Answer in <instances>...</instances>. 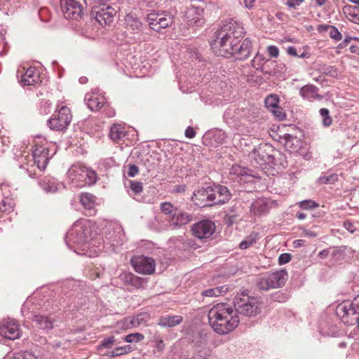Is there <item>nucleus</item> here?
Instances as JSON below:
<instances>
[{"instance_id":"24","label":"nucleus","mask_w":359,"mask_h":359,"mask_svg":"<svg viewBox=\"0 0 359 359\" xmlns=\"http://www.w3.org/2000/svg\"><path fill=\"white\" fill-rule=\"evenodd\" d=\"M213 191L216 197L215 205L225 203L231 199V194L226 187L217 185L213 188Z\"/></svg>"},{"instance_id":"6","label":"nucleus","mask_w":359,"mask_h":359,"mask_svg":"<svg viewBox=\"0 0 359 359\" xmlns=\"http://www.w3.org/2000/svg\"><path fill=\"white\" fill-rule=\"evenodd\" d=\"M336 314L344 324L353 325L359 315V294L351 302L346 301L339 304L336 308Z\"/></svg>"},{"instance_id":"16","label":"nucleus","mask_w":359,"mask_h":359,"mask_svg":"<svg viewBox=\"0 0 359 359\" xmlns=\"http://www.w3.org/2000/svg\"><path fill=\"white\" fill-rule=\"evenodd\" d=\"M50 149L43 146L35 145L33 151V158L34 164L40 170H43L46 168L49 159L55 154V149H53L51 155L49 154Z\"/></svg>"},{"instance_id":"47","label":"nucleus","mask_w":359,"mask_h":359,"mask_svg":"<svg viewBox=\"0 0 359 359\" xmlns=\"http://www.w3.org/2000/svg\"><path fill=\"white\" fill-rule=\"evenodd\" d=\"M13 359H37V358L30 352L15 353Z\"/></svg>"},{"instance_id":"59","label":"nucleus","mask_w":359,"mask_h":359,"mask_svg":"<svg viewBox=\"0 0 359 359\" xmlns=\"http://www.w3.org/2000/svg\"><path fill=\"white\" fill-rule=\"evenodd\" d=\"M237 217H238V216L236 214L228 215H226V221L229 225H231L234 222H236Z\"/></svg>"},{"instance_id":"45","label":"nucleus","mask_w":359,"mask_h":359,"mask_svg":"<svg viewBox=\"0 0 359 359\" xmlns=\"http://www.w3.org/2000/svg\"><path fill=\"white\" fill-rule=\"evenodd\" d=\"M130 189L135 194H139L143 191L142 183L140 182L130 181Z\"/></svg>"},{"instance_id":"36","label":"nucleus","mask_w":359,"mask_h":359,"mask_svg":"<svg viewBox=\"0 0 359 359\" xmlns=\"http://www.w3.org/2000/svg\"><path fill=\"white\" fill-rule=\"evenodd\" d=\"M257 239V235L256 233H251L247 236L240 244L239 248L242 250H245L252 245L256 243Z\"/></svg>"},{"instance_id":"25","label":"nucleus","mask_w":359,"mask_h":359,"mask_svg":"<svg viewBox=\"0 0 359 359\" xmlns=\"http://www.w3.org/2000/svg\"><path fill=\"white\" fill-rule=\"evenodd\" d=\"M251 213L254 215H262L269 211V204L265 198L255 200L250 206Z\"/></svg>"},{"instance_id":"52","label":"nucleus","mask_w":359,"mask_h":359,"mask_svg":"<svg viewBox=\"0 0 359 359\" xmlns=\"http://www.w3.org/2000/svg\"><path fill=\"white\" fill-rule=\"evenodd\" d=\"M291 255L289 253L281 254L278 257V263L280 264H285L291 260Z\"/></svg>"},{"instance_id":"42","label":"nucleus","mask_w":359,"mask_h":359,"mask_svg":"<svg viewBox=\"0 0 359 359\" xmlns=\"http://www.w3.org/2000/svg\"><path fill=\"white\" fill-rule=\"evenodd\" d=\"M299 205L302 209L312 210L318 207V204L311 200H305L299 203Z\"/></svg>"},{"instance_id":"35","label":"nucleus","mask_w":359,"mask_h":359,"mask_svg":"<svg viewBox=\"0 0 359 359\" xmlns=\"http://www.w3.org/2000/svg\"><path fill=\"white\" fill-rule=\"evenodd\" d=\"M279 97L276 95H269L264 100L265 107L270 111L278 106Z\"/></svg>"},{"instance_id":"34","label":"nucleus","mask_w":359,"mask_h":359,"mask_svg":"<svg viewBox=\"0 0 359 359\" xmlns=\"http://www.w3.org/2000/svg\"><path fill=\"white\" fill-rule=\"evenodd\" d=\"M124 280L125 282L130 284L136 288L141 287L144 283L142 278L137 277L132 273L124 274Z\"/></svg>"},{"instance_id":"27","label":"nucleus","mask_w":359,"mask_h":359,"mask_svg":"<svg viewBox=\"0 0 359 359\" xmlns=\"http://www.w3.org/2000/svg\"><path fill=\"white\" fill-rule=\"evenodd\" d=\"M127 135L124 126L115 123L110 127L109 136L114 142H118Z\"/></svg>"},{"instance_id":"64","label":"nucleus","mask_w":359,"mask_h":359,"mask_svg":"<svg viewBox=\"0 0 359 359\" xmlns=\"http://www.w3.org/2000/svg\"><path fill=\"white\" fill-rule=\"evenodd\" d=\"M180 359H210V358H207L205 355L198 353L195 354L191 358H182Z\"/></svg>"},{"instance_id":"56","label":"nucleus","mask_w":359,"mask_h":359,"mask_svg":"<svg viewBox=\"0 0 359 359\" xmlns=\"http://www.w3.org/2000/svg\"><path fill=\"white\" fill-rule=\"evenodd\" d=\"M17 0H0V10L8 9L12 3H15Z\"/></svg>"},{"instance_id":"29","label":"nucleus","mask_w":359,"mask_h":359,"mask_svg":"<svg viewBox=\"0 0 359 359\" xmlns=\"http://www.w3.org/2000/svg\"><path fill=\"white\" fill-rule=\"evenodd\" d=\"M39 184L46 193H55L58 189V183L53 177H45L39 181Z\"/></svg>"},{"instance_id":"51","label":"nucleus","mask_w":359,"mask_h":359,"mask_svg":"<svg viewBox=\"0 0 359 359\" xmlns=\"http://www.w3.org/2000/svg\"><path fill=\"white\" fill-rule=\"evenodd\" d=\"M330 36L332 39L339 41L341 39V34L338 31L335 27H332L330 32Z\"/></svg>"},{"instance_id":"58","label":"nucleus","mask_w":359,"mask_h":359,"mask_svg":"<svg viewBox=\"0 0 359 359\" xmlns=\"http://www.w3.org/2000/svg\"><path fill=\"white\" fill-rule=\"evenodd\" d=\"M185 136L189 138H193L196 136V132L191 126L187 128L185 130Z\"/></svg>"},{"instance_id":"48","label":"nucleus","mask_w":359,"mask_h":359,"mask_svg":"<svg viewBox=\"0 0 359 359\" xmlns=\"http://www.w3.org/2000/svg\"><path fill=\"white\" fill-rule=\"evenodd\" d=\"M271 111L279 120H283L285 118V113L279 105L277 106L276 109L274 108L271 109Z\"/></svg>"},{"instance_id":"20","label":"nucleus","mask_w":359,"mask_h":359,"mask_svg":"<svg viewBox=\"0 0 359 359\" xmlns=\"http://www.w3.org/2000/svg\"><path fill=\"white\" fill-rule=\"evenodd\" d=\"M22 74L20 79V83L23 86H34L39 81V74L36 67H30Z\"/></svg>"},{"instance_id":"41","label":"nucleus","mask_w":359,"mask_h":359,"mask_svg":"<svg viewBox=\"0 0 359 359\" xmlns=\"http://www.w3.org/2000/svg\"><path fill=\"white\" fill-rule=\"evenodd\" d=\"M320 71L323 74L330 76L334 77L337 76V70L333 66L324 65L321 67Z\"/></svg>"},{"instance_id":"63","label":"nucleus","mask_w":359,"mask_h":359,"mask_svg":"<svg viewBox=\"0 0 359 359\" xmlns=\"http://www.w3.org/2000/svg\"><path fill=\"white\" fill-rule=\"evenodd\" d=\"M287 53L292 56L298 57L299 55L297 54V49L294 46H289L287 48Z\"/></svg>"},{"instance_id":"17","label":"nucleus","mask_w":359,"mask_h":359,"mask_svg":"<svg viewBox=\"0 0 359 359\" xmlns=\"http://www.w3.org/2000/svg\"><path fill=\"white\" fill-rule=\"evenodd\" d=\"M116 13L114 8L107 6L93 11L91 15L102 26H109L113 23Z\"/></svg>"},{"instance_id":"46","label":"nucleus","mask_w":359,"mask_h":359,"mask_svg":"<svg viewBox=\"0 0 359 359\" xmlns=\"http://www.w3.org/2000/svg\"><path fill=\"white\" fill-rule=\"evenodd\" d=\"M130 325H132V327H138L142 324H144L146 323V320H144V315L140 314L135 317H133L130 320Z\"/></svg>"},{"instance_id":"31","label":"nucleus","mask_w":359,"mask_h":359,"mask_svg":"<svg viewBox=\"0 0 359 359\" xmlns=\"http://www.w3.org/2000/svg\"><path fill=\"white\" fill-rule=\"evenodd\" d=\"M228 290L226 285L205 290L201 292L203 297H213L224 294Z\"/></svg>"},{"instance_id":"19","label":"nucleus","mask_w":359,"mask_h":359,"mask_svg":"<svg viewBox=\"0 0 359 359\" xmlns=\"http://www.w3.org/2000/svg\"><path fill=\"white\" fill-rule=\"evenodd\" d=\"M193 216L186 212L176 211L170 217L168 220L169 224L173 228L180 227L187 225L192 221Z\"/></svg>"},{"instance_id":"13","label":"nucleus","mask_w":359,"mask_h":359,"mask_svg":"<svg viewBox=\"0 0 359 359\" xmlns=\"http://www.w3.org/2000/svg\"><path fill=\"white\" fill-rule=\"evenodd\" d=\"M131 264L136 272L142 274H152L155 271V261L144 256L134 257Z\"/></svg>"},{"instance_id":"4","label":"nucleus","mask_w":359,"mask_h":359,"mask_svg":"<svg viewBox=\"0 0 359 359\" xmlns=\"http://www.w3.org/2000/svg\"><path fill=\"white\" fill-rule=\"evenodd\" d=\"M276 153L272 146L265 144L255 148L249 154L251 165L255 168H263L264 166L276 165Z\"/></svg>"},{"instance_id":"21","label":"nucleus","mask_w":359,"mask_h":359,"mask_svg":"<svg viewBox=\"0 0 359 359\" xmlns=\"http://www.w3.org/2000/svg\"><path fill=\"white\" fill-rule=\"evenodd\" d=\"M318 88L312 84H307L302 87L299 90L300 96L309 101L315 100H321L322 96L318 94Z\"/></svg>"},{"instance_id":"1","label":"nucleus","mask_w":359,"mask_h":359,"mask_svg":"<svg viewBox=\"0 0 359 359\" xmlns=\"http://www.w3.org/2000/svg\"><path fill=\"white\" fill-rule=\"evenodd\" d=\"M233 308L226 304L215 305L208 312V321L215 332L225 334L233 331L240 322L238 313L252 317L261 312L262 304L257 297L246 292L238 294L233 299Z\"/></svg>"},{"instance_id":"9","label":"nucleus","mask_w":359,"mask_h":359,"mask_svg":"<svg viewBox=\"0 0 359 359\" xmlns=\"http://www.w3.org/2000/svg\"><path fill=\"white\" fill-rule=\"evenodd\" d=\"M147 21L151 29L159 32L163 29L171 25L172 18L170 14L165 13L153 12L147 15Z\"/></svg>"},{"instance_id":"38","label":"nucleus","mask_w":359,"mask_h":359,"mask_svg":"<svg viewBox=\"0 0 359 359\" xmlns=\"http://www.w3.org/2000/svg\"><path fill=\"white\" fill-rule=\"evenodd\" d=\"M126 21L127 22V25L130 26L133 30H138L141 29V22L139 20L133 18V16L128 15L126 18Z\"/></svg>"},{"instance_id":"43","label":"nucleus","mask_w":359,"mask_h":359,"mask_svg":"<svg viewBox=\"0 0 359 359\" xmlns=\"http://www.w3.org/2000/svg\"><path fill=\"white\" fill-rule=\"evenodd\" d=\"M144 339L143 334L140 333H134V334H128L123 339L127 342L131 343V342H139L142 341Z\"/></svg>"},{"instance_id":"57","label":"nucleus","mask_w":359,"mask_h":359,"mask_svg":"<svg viewBox=\"0 0 359 359\" xmlns=\"http://www.w3.org/2000/svg\"><path fill=\"white\" fill-rule=\"evenodd\" d=\"M304 1L305 0H287L286 5L290 8H295Z\"/></svg>"},{"instance_id":"23","label":"nucleus","mask_w":359,"mask_h":359,"mask_svg":"<svg viewBox=\"0 0 359 359\" xmlns=\"http://www.w3.org/2000/svg\"><path fill=\"white\" fill-rule=\"evenodd\" d=\"M86 104L91 111L100 110L105 103V97L95 93L87 95L86 97Z\"/></svg>"},{"instance_id":"32","label":"nucleus","mask_w":359,"mask_h":359,"mask_svg":"<svg viewBox=\"0 0 359 359\" xmlns=\"http://www.w3.org/2000/svg\"><path fill=\"white\" fill-rule=\"evenodd\" d=\"M281 138L286 149L291 151L297 149L299 140L295 137L286 133Z\"/></svg>"},{"instance_id":"7","label":"nucleus","mask_w":359,"mask_h":359,"mask_svg":"<svg viewBox=\"0 0 359 359\" xmlns=\"http://www.w3.org/2000/svg\"><path fill=\"white\" fill-rule=\"evenodd\" d=\"M72 119L70 109L62 106L57 111H55L48 121V127L56 131H63L67 128Z\"/></svg>"},{"instance_id":"22","label":"nucleus","mask_w":359,"mask_h":359,"mask_svg":"<svg viewBox=\"0 0 359 359\" xmlns=\"http://www.w3.org/2000/svg\"><path fill=\"white\" fill-rule=\"evenodd\" d=\"M80 202L88 212L86 215H93L95 214V196L90 193H83L80 196Z\"/></svg>"},{"instance_id":"11","label":"nucleus","mask_w":359,"mask_h":359,"mask_svg":"<svg viewBox=\"0 0 359 359\" xmlns=\"http://www.w3.org/2000/svg\"><path fill=\"white\" fill-rule=\"evenodd\" d=\"M119 344L120 341H118L114 336H111L101 341L98 346V350L102 352L104 348H114L113 351L104 353L111 357L121 355L130 351V347L129 346H118V345Z\"/></svg>"},{"instance_id":"61","label":"nucleus","mask_w":359,"mask_h":359,"mask_svg":"<svg viewBox=\"0 0 359 359\" xmlns=\"http://www.w3.org/2000/svg\"><path fill=\"white\" fill-rule=\"evenodd\" d=\"M5 48L4 37L1 32L0 31V56L4 55V50Z\"/></svg>"},{"instance_id":"33","label":"nucleus","mask_w":359,"mask_h":359,"mask_svg":"<svg viewBox=\"0 0 359 359\" xmlns=\"http://www.w3.org/2000/svg\"><path fill=\"white\" fill-rule=\"evenodd\" d=\"M267 60L262 54L257 53L252 60V66L257 70L262 72L264 74H267L268 72L264 70V65Z\"/></svg>"},{"instance_id":"30","label":"nucleus","mask_w":359,"mask_h":359,"mask_svg":"<svg viewBox=\"0 0 359 359\" xmlns=\"http://www.w3.org/2000/svg\"><path fill=\"white\" fill-rule=\"evenodd\" d=\"M203 9L198 7H190L187 9L185 17L189 25L197 24L200 22Z\"/></svg>"},{"instance_id":"39","label":"nucleus","mask_w":359,"mask_h":359,"mask_svg":"<svg viewBox=\"0 0 359 359\" xmlns=\"http://www.w3.org/2000/svg\"><path fill=\"white\" fill-rule=\"evenodd\" d=\"M160 210L165 215H171L177 211V208L169 202H163L160 204Z\"/></svg>"},{"instance_id":"40","label":"nucleus","mask_w":359,"mask_h":359,"mask_svg":"<svg viewBox=\"0 0 359 359\" xmlns=\"http://www.w3.org/2000/svg\"><path fill=\"white\" fill-rule=\"evenodd\" d=\"M338 180L336 174H330L328 175H323L319 177L318 180L321 184H333Z\"/></svg>"},{"instance_id":"53","label":"nucleus","mask_w":359,"mask_h":359,"mask_svg":"<svg viewBox=\"0 0 359 359\" xmlns=\"http://www.w3.org/2000/svg\"><path fill=\"white\" fill-rule=\"evenodd\" d=\"M268 54L271 57H277L279 55V50L278 47L275 46H269L267 47Z\"/></svg>"},{"instance_id":"54","label":"nucleus","mask_w":359,"mask_h":359,"mask_svg":"<svg viewBox=\"0 0 359 359\" xmlns=\"http://www.w3.org/2000/svg\"><path fill=\"white\" fill-rule=\"evenodd\" d=\"M230 173L235 175L236 176H239L243 175L245 172L243 170V169L241 168L239 165H235L232 166Z\"/></svg>"},{"instance_id":"50","label":"nucleus","mask_w":359,"mask_h":359,"mask_svg":"<svg viewBox=\"0 0 359 359\" xmlns=\"http://www.w3.org/2000/svg\"><path fill=\"white\" fill-rule=\"evenodd\" d=\"M299 229L302 231V234L308 238H315L318 236V233L312 229H306L304 226H299Z\"/></svg>"},{"instance_id":"5","label":"nucleus","mask_w":359,"mask_h":359,"mask_svg":"<svg viewBox=\"0 0 359 359\" xmlns=\"http://www.w3.org/2000/svg\"><path fill=\"white\" fill-rule=\"evenodd\" d=\"M69 179L77 186L94 184L97 179L96 172L82 165H74L67 172Z\"/></svg>"},{"instance_id":"14","label":"nucleus","mask_w":359,"mask_h":359,"mask_svg":"<svg viewBox=\"0 0 359 359\" xmlns=\"http://www.w3.org/2000/svg\"><path fill=\"white\" fill-rule=\"evenodd\" d=\"M194 236L202 240L210 238L215 231V224L209 219L201 220L191 227Z\"/></svg>"},{"instance_id":"60","label":"nucleus","mask_w":359,"mask_h":359,"mask_svg":"<svg viewBox=\"0 0 359 359\" xmlns=\"http://www.w3.org/2000/svg\"><path fill=\"white\" fill-rule=\"evenodd\" d=\"M344 226L346 230H348L349 232L353 233L355 231V228L350 221H345L344 222Z\"/></svg>"},{"instance_id":"2","label":"nucleus","mask_w":359,"mask_h":359,"mask_svg":"<svg viewBox=\"0 0 359 359\" xmlns=\"http://www.w3.org/2000/svg\"><path fill=\"white\" fill-rule=\"evenodd\" d=\"M245 34L242 25L232 19L222 22L215 32L210 46L217 56L229 57Z\"/></svg>"},{"instance_id":"8","label":"nucleus","mask_w":359,"mask_h":359,"mask_svg":"<svg viewBox=\"0 0 359 359\" xmlns=\"http://www.w3.org/2000/svg\"><path fill=\"white\" fill-rule=\"evenodd\" d=\"M287 278L286 271H277L261 278L257 283V286L260 290L266 291L272 288L280 287L284 285Z\"/></svg>"},{"instance_id":"28","label":"nucleus","mask_w":359,"mask_h":359,"mask_svg":"<svg viewBox=\"0 0 359 359\" xmlns=\"http://www.w3.org/2000/svg\"><path fill=\"white\" fill-rule=\"evenodd\" d=\"M30 315L31 316L28 318H32L40 329L49 330L53 328V321L49 317L42 315H34L32 313Z\"/></svg>"},{"instance_id":"3","label":"nucleus","mask_w":359,"mask_h":359,"mask_svg":"<svg viewBox=\"0 0 359 359\" xmlns=\"http://www.w3.org/2000/svg\"><path fill=\"white\" fill-rule=\"evenodd\" d=\"M65 240L67 243L72 242L80 245L83 250L86 246L88 248L93 246L94 236L92 233L90 222L88 219L76 221L67 233Z\"/></svg>"},{"instance_id":"18","label":"nucleus","mask_w":359,"mask_h":359,"mask_svg":"<svg viewBox=\"0 0 359 359\" xmlns=\"http://www.w3.org/2000/svg\"><path fill=\"white\" fill-rule=\"evenodd\" d=\"M251 51L252 41L249 38H246L240 46L236 45L231 56H234L236 60H245L249 57Z\"/></svg>"},{"instance_id":"15","label":"nucleus","mask_w":359,"mask_h":359,"mask_svg":"<svg viewBox=\"0 0 359 359\" xmlns=\"http://www.w3.org/2000/svg\"><path fill=\"white\" fill-rule=\"evenodd\" d=\"M0 335L9 340L19 338L20 332L18 323L9 318L3 320L0 324Z\"/></svg>"},{"instance_id":"62","label":"nucleus","mask_w":359,"mask_h":359,"mask_svg":"<svg viewBox=\"0 0 359 359\" xmlns=\"http://www.w3.org/2000/svg\"><path fill=\"white\" fill-rule=\"evenodd\" d=\"M304 245H305V241L302 240V239L295 240L292 243V245L295 248L302 247Z\"/></svg>"},{"instance_id":"12","label":"nucleus","mask_w":359,"mask_h":359,"mask_svg":"<svg viewBox=\"0 0 359 359\" xmlns=\"http://www.w3.org/2000/svg\"><path fill=\"white\" fill-rule=\"evenodd\" d=\"M60 7L65 18L78 20L83 14V6L79 0H60Z\"/></svg>"},{"instance_id":"37","label":"nucleus","mask_w":359,"mask_h":359,"mask_svg":"<svg viewBox=\"0 0 359 359\" xmlns=\"http://www.w3.org/2000/svg\"><path fill=\"white\" fill-rule=\"evenodd\" d=\"M320 116L323 118V125L325 127L330 126L332 123V119L330 116V111L326 108H322L319 111Z\"/></svg>"},{"instance_id":"55","label":"nucleus","mask_w":359,"mask_h":359,"mask_svg":"<svg viewBox=\"0 0 359 359\" xmlns=\"http://www.w3.org/2000/svg\"><path fill=\"white\" fill-rule=\"evenodd\" d=\"M139 172V168L137 165L133 164L129 165L128 175L129 177H135Z\"/></svg>"},{"instance_id":"49","label":"nucleus","mask_w":359,"mask_h":359,"mask_svg":"<svg viewBox=\"0 0 359 359\" xmlns=\"http://www.w3.org/2000/svg\"><path fill=\"white\" fill-rule=\"evenodd\" d=\"M38 15L41 21L48 22L50 20L48 10L47 8L42 7L38 11Z\"/></svg>"},{"instance_id":"44","label":"nucleus","mask_w":359,"mask_h":359,"mask_svg":"<svg viewBox=\"0 0 359 359\" xmlns=\"http://www.w3.org/2000/svg\"><path fill=\"white\" fill-rule=\"evenodd\" d=\"M0 210L1 212H10L13 210V203L10 199L3 200L0 203Z\"/></svg>"},{"instance_id":"26","label":"nucleus","mask_w":359,"mask_h":359,"mask_svg":"<svg viewBox=\"0 0 359 359\" xmlns=\"http://www.w3.org/2000/svg\"><path fill=\"white\" fill-rule=\"evenodd\" d=\"M181 316H161L158 320V325L162 327H172L182 322Z\"/></svg>"},{"instance_id":"10","label":"nucleus","mask_w":359,"mask_h":359,"mask_svg":"<svg viewBox=\"0 0 359 359\" xmlns=\"http://www.w3.org/2000/svg\"><path fill=\"white\" fill-rule=\"evenodd\" d=\"M215 198L213 188L208 187L196 190L191 199L199 207H208L215 205Z\"/></svg>"}]
</instances>
